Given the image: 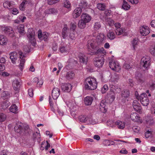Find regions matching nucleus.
Returning a JSON list of instances; mask_svg holds the SVG:
<instances>
[{
	"mask_svg": "<svg viewBox=\"0 0 155 155\" xmlns=\"http://www.w3.org/2000/svg\"><path fill=\"white\" fill-rule=\"evenodd\" d=\"M107 124L108 126L111 127H114L116 125L114 121L112 120H110L108 121L107 122Z\"/></svg>",
	"mask_w": 155,
	"mask_h": 155,
	"instance_id": "nucleus-47",
	"label": "nucleus"
},
{
	"mask_svg": "<svg viewBox=\"0 0 155 155\" xmlns=\"http://www.w3.org/2000/svg\"><path fill=\"white\" fill-rule=\"evenodd\" d=\"M24 25L23 24L20 25L18 26L17 28L18 32L20 34H23L24 31Z\"/></svg>",
	"mask_w": 155,
	"mask_h": 155,
	"instance_id": "nucleus-38",
	"label": "nucleus"
},
{
	"mask_svg": "<svg viewBox=\"0 0 155 155\" xmlns=\"http://www.w3.org/2000/svg\"><path fill=\"white\" fill-rule=\"evenodd\" d=\"M59 50L61 53H64L68 52L69 49L68 48L67 45H61L59 48Z\"/></svg>",
	"mask_w": 155,
	"mask_h": 155,
	"instance_id": "nucleus-26",
	"label": "nucleus"
},
{
	"mask_svg": "<svg viewBox=\"0 0 155 155\" xmlns=\"http://www.w3.org/2000/svg\"><path fill=\"white\" fill-rule=\"evenodd\" d=\"M97 87V82L95 78L91 77L87 78L84 82L85 89L89 90L95 89Z\"/></svg>",
	"mask_w": 155,
	"mask_h": 155,
	"instance_id": "nucleus-2",
	"label": "nucleus"
},
{
	"mask_svg": "<svg viewBox=\"0 0 155 155\" xmlns=\"http://www.w3.org/2000/svg\"><path fill=\"white\" fill-rule=\"evenodd\" d=\"M111 12V11L110 10H106L104 12V16L105 18L109 16L110 15V13Z\"/></svg>",
	"mask_w": 155,
	"mask_h": 155,
	"instance_id": "nucleus-52",
	"label": "nucleus"
},
{
	"mask_svg": "<svg viewBox=\"0 0 155 155\" xmlns=\"http://www.w3.org/2000/svg\"><path fill=\"white\" fill-rule=\"evenodd\" d=\"M91 47L92 48L95 49L97 48L98 45L97 44L96 42H93L90 44Z\"/></svg>",
	"mask_w": 155,
	"mask_h": 155,
	"instance_id": "nucleus-51",
	"label": "nucleus"
},
{
	"mask_svg": "<svg viewBox=\"0 0 155 155\" xmlns=\"http://www.w3.org/2000/svg\"><path fill=\"white\" fill-rule=\"evenodd\" d=\"M104 39V36L103 35H100L97 36L96 43L99 46L101 45Z\"/></svg>",
	"mask_w": 155,
	"mask_h": 155,
	"instance_id": "nucleus-21",
	"label": "nucleus"
},
{
	"mask_svg": "<svg viewBox=\"0 0 155 155\" xmlns=\"http://www.w3.org/2000/svg\"><path fill=\"white\" fill-rule=\"evenodd\" d=\"M145 136H146L147 135H149V136H151V135H153L154 134H153V132L152 131L149 130H148L145 133Z\"/></svg>",
	"mask_w": 155,
	"mask_h": 155,
	"instance_id": "nucleus-60",
	"label": "nucleus"
},
{
	"mask_svg": "<svg viewBox=\"0 0 155 155\" xmlns=\"http://www.w3.org/2000/svg\"><path fill=\"white\" fill-rule=\"evenodd\" d=\"M87 23L80 19L78 23V27L80 29H84L86 27Z\"/></svg>",
	"mask_w": 155,
	"mask_h": 155,
	"instance_id": "nucleus-30",
	"label": "nucleus"
},
{
	"mask_svg": "<svg viewBox=\"0 0 155 155\" xmlns=\"http://www.w3.org/2000/svg\"><path fill=\"white\" fill-rule=\"evenodd\" d=\"M115 124L117 125L119 129H123L125 127V123L124 122H123L120 120H118L115 123Z\"/></svg>",
	"mask_w": 155,
	"mask_h": 155,
	"instance_id": "nucleus-29",
	"label": "nucleus"
},
{
	"mask_svg": "<svg viewBox=\"0 0 155 155\" xmlns=\"http://www.w3.org/2000/svg\"><path fill=\"white\" fill-rule=\"evenodd\" d=\"M14 129L16 132L22 135L29 134L32 132L28 125L22 123L17 124Z\"/></svg>",
	"mask_w": 155,
	"mask_h": 155,
	"instance_id": "nucleus-1",
	"label": "nucleus"
},
{
	"mask_svg": "<svg viewBox=\"0 0 155 155\" xmlns=\"http://www.w3.org/2000/svg\"><path fill=\"white\" fill-rule=\"evenodd\" d=\"M130 94L129 90H124L122 91L121 96L122 97L127 98L130 96Z\"/></svg>",
	"mask_w": 155,
	"mask_h": 155,
	"instance_id": "nucleus-25",
	"label": "nucleus"
},
{
	"mask_svg": "<svg viewBox=\"0 0 155 155\" xmlns=\"http://www.w3.org/2000/svg\"><path fill=\"white\" fill-rule=\"evenodd\" d=\"M2 28L3 31L6 34L11 35V36L13 35L14 31L12 27L7 26L2 27Z\"/></svg>",
	"mask_w": 155,
	"mask_h": 155,
	"instance_id": "nucleus-11",
	"label": "nucleus"
},
{
	"mask_svg": "<svg viewBox=\"0 0 155 155\" xmlns=\"http://www.w3.org/2000/svg\"><path fill=\"white\" fill-rule=\"evenodd\" d=\"M67 28L66 27H64L62 29V37L64 38H65L66 37V33L67 32Z\"/></svg>",
	"mask_w": 155,
	"mask_h": 155,
	"instance_id": "nucleus-46",
	"label": "nucleus"
},
{
	"mask_svg": "<svg viewBox=\"0 0 155 155\" xmlns=\"http://www.w3.org/2000/svg\"><path fill=\"white\" fill-rule=\"evenodd\" d=\"M132 129L136 133H138L140 130L139 127L136 126H133Z\"/></svg>",
	"mask_w": 155,
	"mask_h": 155,
	"instance_id": "nucleus-58",
	"label": "nucleus"
},
{
	"mask_svg": "<svg viewBox=\"0 0 155 155\" xmlns=\"http://www.w3.org/2000/svg\"><path fill=\"white\" fill-rule=\"evenodd\" d=\"M8 39L5 36L2 35H0V45H6Z\"/></svg>",
	"mask_w": 155,
	"mask_h": 155,
	"instance_id": "nucleus-23",
	"label": "nucleus"
},
{
	"mask_svg": "<svg viewBox=\"0 0 155 155\" xmlns=\"http://www.w3.org/2000/svg\"><path fill=\"white\" fill-rule=\"evenodd\" d=\"M10 111L12 113L16 114L18 112L17 107L15 104H13L9 108Z\"/></svg>",
	"mask_w": 155,
	"mask_h": 155,
	"instance_id": "nucleus-34",
	"label": "nucleus"
},
{
	"mask_svg": "<svg viewBox=\"0 0 155 155\" xmlns=\"http://www.w3.org/2000/svg\"><path fill=\"white\" fill-rule=\"evenodd\" d=\"M107 104L105 100H103L101 101L100 103V109L101 112L104 113L106 112L107 109L106 106Z\"/></svg>",
	"mask_w": 155,
	"mask_h": 155,
	"instance_id": "nucleus-10",
	"label": "nucleus"
},
{
	"mask_svg": "<svg viewBox=\"0 0 155 155\" xmlns=\"http://www.w3.org/2000/svg\"><path fill=\"white\" fill-rule=\"evenodd\" d=\"M43 35L44 40H46L48 38V34L46 32H43Z\"/></svg>",
	"mask_w": 155,
	"mask_h": 155,
	"instance_id": "nucleus-63",
	"label": "nucleus"
},
{
	"mask_svg": "<svg viewBox=\"0 0 155 155\" xmlns=\"http://www.w3.org/2000/svg\"><path fill=\"white\" fill-rule=\"evenodd\" d=\"M71 4L70 2L66 0L64 2V6L67 8H69L71 7Z\"/></svg>",
	"mask_w": 155,
	"mask_h": 155,
	"instance_id": "nucleus-48",
	"label": "nucleus"
},
{
	"mask_svg": "<svg viewBox=\"0 0 155 155\" xmlns=\"http://www.w3.org/2000/svg\"><path fill=\"white\" fill-rule=\"evenodd\" d=\"M59 1V0H48V3L49 5H52L57 3Z\"/></svg>",
	"mask_w": 155,
	"mask_h": 155,
	"instance_id": "nucleus-50",
	"label": "nucleus"
},
{
	"mask_svg": "<svg viewBox=\"0 0 155 155\" xmlns=\"http://www.w3.org/2000/svg\"><path fill=\"white\" fill-rule=\"evenodd\" d=\"M28 94L30 97H32L33 96V90L32 88H30L28 90Z\"/></svg>",
	"mask_w": 155,
	"mask_h": 155,
	"instance_id": "nucleus-57",
	"label": "nucleus"
},
{
	"mask_svg": "<svg viewBox=\"0 0 155 155\" xmlns=\"http://www.w3.org/2000/svg\"><path fill=\"white\" fill-rule=\"evenodd\" d=\"M107 37L110 40H113L115 38L116 35L113 31L110 30L107 34Z\"/></svg>",
	"mask_w": 155,
	"mask_h": 155,
	"instance_id": "nucleus-32",
	"label": "nucleus"
},
{
	"mask_svg": "<svg viewBox=\"0 0 155 155\" xmlns=\"http://www.w3.org/2000/svg\"><path fill=\"white\" fill-rule=\"evenodd\" d=\"M150 58L147 56H145L142 57L141 60V65L147 69H148L150 64Z\"/></svg>",
	"mask_w": 155,
	"mask_h": 155,
	"instance_id": "nucleus-5",
	"label": "nucleus"
},
{
	"mask_svg": "<svg viewBox=\"0 0 155 155\" xmlns=\"http://www.w3.org/2000/svg\"><path fill=\"white\" fill-rule=\"evenodd\" d=\"M103 144L105 146H110V141L108 140H105L103 141Z\"/></svg>",
	"mask_w": 155,
	"mask_h": 155,
	"instance_id": "nucleus-62",
	"label": "nucleus"
},
{
	"mask_svg": "<svg viewBox=\"0 0 155 155\" xmlns=\"http://www.w3.org/2000/svg\"><path fill=\"white\" fill-rule=\"evenodd\" d=\"M140 32L143 36H146L150 32V29L147 26L141 27L140 29Z\"/></svg>",
	"mask_w": 155,
	"mask_h": 155,
	"instance_id": "nucleus-12",
	"label": "nucleus"
},
{
	"mask_svg": "<svg viewBox=\"0 0 155 155\" xmlns=\"http://www.w3.org/2000/svg\"><path fill=\"white\" fill-rule=\"evenodd\" d=\"M43 34H42L41 30H39L38 32V37L39 38H41L42 37Z\"/></svg>",
	"mask_w": 155,
	"mask_h": 155,
	"instance_id": "nucleus-64",
	"label": "nucleus"
},
{
	"mask_svg": "<svg viewBox=\"0 0 155 155\" xmlns=\"http://www.w3.org/2000/svg\"><path fill=\"white\" fill-rule=\"evenodd\" d=\"M87 123L90 124H95L97 123V119H94L91 116H89Z\"/></svg>",
	"mask_w": 155,
	"mask_h": 155,
	"instance_id": "nucleus-28",
	"label": "nucleus"
},
{
	"mask_svg": "<svg viewBox=\"0 0 155 155\" xmlns=\"http://www.w3.org/2000/svg\"><path fill=\"white\" fill-rule=\"evenodd\" d=\"M28 32L27 36L29 39V41L33 46H35V45L36 40L34 37V32L32 29H30L28 30Z\"/></svg>",
	"mask_w": 155,
	"mask_h": 155,
	"instance_id": "nucleus-7",
	"label": "nucleus"
},
{
	"mask_svg": "<svg viewBox=\"0 0 155 155\" xmlns=\"http://www.w3.org/2000/svg\"><path fill=\"white\" fill-rule=\"evenodd\" d=\"M101 27L100 23L99 22H97L95 23L94 26V29L95 30L97 31Z\"/></svg>",
	"mask_w": 155,
	"mask_h": 155,
	"instance_id": "nucleus-45",
	"label": "nucleus"
},
{
	"mask_svg": "<svg viewBox=\"0 0 155 155\" xmlns=\"http://www.w3.org/2000/svg\"><path fill=\"white\" fill-rule=\"evenodd\" d=\"M79 8L82 9H85L89 7L88 3L85 0H81L79 4Z\"/></svg>",
	"mask_w": 155,
	"mask_h": 155,
	"instance_id": "nucleus-20",
	"label": "nucleus"
},
{
	"mask_svg": "<svg viewBox=\"0 0 155 155\" xmlns=\"http://www.w3.org/2000/svg\"><path fill=\"white\" fill-rule=\"evenodd\" d=\"M93 101V98L91 97L87 96L85 97L84 100L86 105H90L91 104Z\"/></svg>",
	"mask_w": 155,
	"mask_h": 155,
	"instance_id": "nucleus-24",
	"label": "nucleus"
},
{
	"mask_svg": "<svg viewBox=\"0 0 155 155\" xmlns=\"http://www.w3.org/2000/svg\"><path fill=\"white\" fill-rule=\"evenodd\" d=\"M104 49L103 48L98 49L96 53L98 54L99 53H104Z\"/></svg>",
	"mask_w": 155,
	"mask_h": 155,
	"instance_id": "nucleus-61",
	"label": "nucleus"
},
{
	"mask_svg": "<svg viewBox=\"0 0 155 155\" xmlns=\"http://www.w3.org/2000/svg\"><path fill=\"white\" fill-rule=\"evenodd\" d=\"M104 62V59L98 58H96L94 59V65L98 68L101 67Z\"/></svg>",
	"mask_w": 155,
	"mask_h": 155,
	"instance_id": "nucleus-9",
	"label": "nucleus"
},
{
	"mask_svg": "<svg viewBox=\"0 0 155 155\" xmlns=\"http://www.w3.org/2000/svg\"><path fill=\"white\" fill-rule=\"evenodd\" d=\"M123 67L125 69L127 70L130 69L132 67L130 64L127 63H125Z\"/></svg>",
	"mask_w": 155,
	"mask_h": 155,
	"instance_id": "nucleus-55",
	"label": "nucleus"
},
{
	"mask_svg": "<svg viewBox=\"0 0 155 155\" xmlns=\"http://www.w3.org/2000/svg\"><path fill=\"white\" fill-rule=\"evenodd\" d=\"M25 5H26L25 4L22 2L20 5V9L21 11H24L25 9Z\"/></svg>",
	"mask_w": 155,
	"mask_h": 155,
	"instance_id": "nucleus-54",
	"label": "nucleus"
},
{
	"mask_svg": "<svg viewBox=\"0 0 155 155\" xmlns=\"http://www.w3.org/2000/svg\"><path fill=\"white\" fill-rule=\"evenodd\" d=\"M130 6L125 0L123 1V4L122 5V8L125 10H128L130 8Z\"/></svg>",
	"mask_w": 155,
	"mask_h": 155,
	"instance_id": "nucleus-35",
	"label": "nucleus"
},
{
	"mask_svg": "<svg viewBox=\"0 0 155 155\" xmlns=\"http://www.w3.org/2000/svg\"><path fill=\"white\" fill-rule=\"evenodd\" d=\"M23 2H24L25 5H32V4L31 0H24Z\"/></svg>",
	"mask_w": 155,
	"mask_h": 155,
	"instance_id": "nucleus-56",
	"label": "nucleus"
},
{
	"mask_svg": "<svg viewBox=\"0 0 155 155\" xmlns=\"http://www.w3.org/2000/svg\"><path fill=\"white\" fill-rule=\"evenodd\" d=\"M76 27V23L74 22V23H71L70 24V29H72L73 31H74Z\"/></svg>",
	"mask_w": 155,
	"mask_h": 155,
	"instance_id": "nucleus-53",
	"label": "nucleus"
},
{
	"mask_svg": "<svg viewBox=\"0 0 155 155\" xmlns=\"http://www.w3.org/2000/svg\"><path fill=\"white\" fill-rule=\"evenodd\" d=\"M16 53L14 52H12L10 54V58L13 64L15 63V61L16 60Z\"/></svg>",
	"mask_w": 155,
	"mask_h": 155,
	"instance_id": "nucleus-33",
	"label": "nucleus"
},
{
	"mask_svg": "<svg viewBox=\"0 0 155 155\" xmlns=\"http://www.w3.org/2000/svg\"><path fill=\"white\" fill-rule=\"evenodd\" d=\"M81 19L87 23L89 22L91 19V17L86 13H83L81 17Z\"/></svg>",
	"mask_w": 155,
	"mask_h": 155,
	"instance_id": "nucleus-16",
	"label": "nucleus"
},
{
	"mask_svg": "<svg viewBox=\"0 0 155 155\" xmlns=\"http://www.w3.org/2000/svg\"><path fill=\"white\" fill-rule=\"evenodd\" d=\"M104 39V36L103 35H100L97 36L96 43L99 46L101 45Z\"/></svg>",
	"mask_w": 155,
	"mask_h": 155,
	"instance_id": "nucleus-22",
	"label": "nucleus"
},
{
	"mask_svg": "<svg viewBox=\"0 0 155 155\" xmlns=\"http://www.w3.org/2000/svg\"><path fill=\"white\" fill-rule=\"evenodd\" d=\"M133 106L135 110L138 112H140L141 109V107L140 104L137 101H134L133 102Z\"/></svg>",
	"mask_w": 155,
	"mask_h": 155,
	"instance_id": "nucleus-19",
	"label": "nucleus"
},
{
	"mask_svg": "<svg viewBox=\"0 0 155 155\" xmlns=\"http://www.w3.org/2000/svg\"><path fill=\"white\" fill-rule=\"evenodd\" d=\"M88 117L85 115L80 116L79 117V120L80 122L83 123L87 122Z\"/></svg>",
	"mask_w": 155,
	"mask_h": 155,
	"instance_id": "nucleus-36",
	"label": "nucleus"
},
{
	"mask_svg": "<svg viewBox=\"0 0 155 155\" xmlns=\"http://www.w3.org/2000/svg\"><path fill=\"white\" fill-rule=\"evenodd\" d=\"M61 87L62 90L65 92H69L72 89L71 84L68 83L63 84Z\"/></svg>",
	"mask_w": 155,
	"mask_h": 155,
	"instance_id": "nucleus-18",
	"label": "nucleus"
},
{
	"mask_svg": "<svg viewBox=\"0 0 155 155\" xmlns=\"http://www.w3.org/2000/svg\"><path fill=\"white\" fill-rule=\"evenodd\" d=\"M110 92L108 94V96L110 97L113 100H114L115 98V94L119 93L121 91L120 88L116 86L113 84L110 85Z\"/></svg>",
	"mask_w": 155,
	"mask_h": 155,
	"instance_id": "nucleus-3",
	"label": "nucleus"
},
{
	"mask_svg": "<svg viewBox=\"0 0 155 155\" xmlns=\"http://www.w3.org/2000/svg\"><path fill=\"white\" fill-rule=\"evenodd\" d=\"M150 52L152 55L155 56V45H151L150 46Z\"/></svg>",
	"mask_w": 155,
	"mask_h": 155,
	"instance_id": "nucleus-42",
	"label": "nucleus"
},
{
	"mask_svg": "<svg viewBox=\"0 0 155 155\" xmlns=\"http://www.w3.org/2000/svg\"><path fill=\"white\" fill-rule=\"evenodd\" d=\"M58 12V11L56 9L54 8H50L47 9L45 11V13L47 14H54Z\"/></svg>",
	"mask_w": 155,
	"mask_h": 155,
	"instance_id": "nucleus-31",
	"label": "nucleus"
},
{
	"mask_svg": "<svg viewBox=\"0 0 155 155\" xmlns=\"http://www.w3.org/2000/svg\"><path fill=\"white\" fill-rule=\"evenodd\" d=\"M12 86L14 90L16 92V93L18 92L20 88V84L18 80H14L13 81Z\"/></svg>",
	"mask_w": 155,
	"mask_h": 155,
	"instance_id": "nucleus-14",
	"label": "nucleus"
},
{
	"mask_svg": "<svg viewBox=\"0 0 155 155\" xmlns=\"http://www.w3.org/2000/svg\"><path fill=\"white\" fill-rule=\"evenodd\" d=\"M79 62L81 63L86 64L87 61V58L84 54L81 53L78 55Z\"/></svg>",
	"mask_w": 155,
	"mask_h": 155,
	"instance_id": "nucleus-17",
	"label": "nucleus"
},
{
	"mask_svg": "<svg viewBox=\"0 0 155 155\" xmlns=\"http://www.w3.org/2000/svg\"><path fill=\"white\" fill-rule=\"evenodd\" d=\"M108 89V87L107 85L105 84L101 89V91L102 93L104 94L106 92V91Z\"/></svg>",
	"mask_w": 155,
	"mask_h": 155,
	"instance_id": "nucleus-49",
	"label": "nucleus"
},
{
	"mask_svg": "<svg viewBox=\"0 0 155 155\" xmlns=\"http://www.w3.org/2000/svg\"><path fill=\"white\" fill-rule=\"evenodd\" d=\"M25 62V60L23 58H21V59L20 60V63L19 65V67L21 71L23 70Z\"/></svg>",
	"mask_w": 155,
	"mask_h": 155,
	"instance_id": "nucleus-41",
	"label": "nucleus"
},
{
	"mask_svg": "<svg viewBox=\"0 0 155 155\" xmlns=\"http://www.w3.org/2000/svg\"><path fill=\"white\" fill-rule=\"evenodd\" d=\"M115 32L116 35H120L123 33V31L121 28H120L116 29L115 30Z\"/></svg>",
	"mask_w": 155,
	"mask_h": 155,
	"instance_id": "nucleus-43",
	"label": "nucleus"
},
{
	"mask_svg": "<svg viewBox=\"0 0 155 155\" xmlns=\"http://www.w3.org/2000/svg\"><path fill=\"white\" fill-rule=\"evenodd\" d=\"M136 98L140 100L141 103L143 106H147L149 104V99L146 93H142L140 96L137 95Z\"/></svg>",
	"mask_w": 155,
	"mask_h": 155,
	"instance_id": "nucleus-4",
	"label": "nucleus"
},
{
	"mask_svg": "<svg viewBox=\"0 0 155 155\" xmlns=\"http://www.w3.org/2000/svg\"><path fill=\"white\" fill-rule=\"evenodd\" d=\"M131 119L134 122H137L141 124L143 122V120L140 119V117L139 115L136 112L133 113L130 115Z\"/></svg>",
	"mask_w": 155,
	"mask_h": 155,
	"instance_id": "nucleus-8",
	"label": "nucleus"
},
{
	"mask_svg": "<svg viewBox=\"0 0 155 155\" xmlns=\"http://www.w3.org/2000/svg\"><path fill=\"white\" fill-rule=\"evenodd\" d=\"M82 9L80 8H76L73 11L72 15L73 18H77L80 16L82 12Z\"/></svg>",
	"mask_w": 155,
	"mask_h": 155,
	"instance_id": "nucleus-13",
	"label": "nucleus"
},
{
	"mask_svg": "<svg viewBox=\"0 0 155 155\" xmlns=\"http://www.w3.org/2000/svg\"><path fill=\"white\" fill-rule=\"evenodd\" d=\"M70 38L72 40H74L76 38V35L74 33H71L69 35Z\"/></svg>",
	"mask_w": 155,
	"mask_h": 155,
	"instance_id": "nucleus-59",
	"label": "nucleus"
},
{
	"mask_svg": "<svg viewBox=\"0 0 155 155\" xmlns=\"http://www.w3.org/2000/svg\"><path fill=\"white\" fill-rule=\"evenodd\" d=\"M106 21L107 24L110 26H112L114 23V21L110 18H107Z\"/></svg>",
	"mask_w": 155,
	"mask_h": 155,
	"instance_id": "nucleus-44",
	"label": "nucleus"
},
{
	"mask_svg": "<svg viewBox=\"0 0 155 155\" xmlns=\"http://www.w3.org/2000/svg\"><path fill=\"white\" fill-rule=\"evenodd\" d=\"M75 74L73 72L69 71L67 73L66 77L68 79H72L74 77Z\"/></svg>",
	"mask_w": 155,
	"mask_h": 155,
	"instance_id": "nucleus-37",
	"label": "nucleus"
},
{
	"mask_svg": "<svg viewBox=\"0 0 155 155\" xmlns=\"http://www.w3.org/2000/svg\"><path fill=\"white\" fill-rule=\"evenodd\" d=\"M60 93V89L58 88H54L52 92V96L55 100L57 99L59 97Z\"/></svg>",
	"mask_w": 155,
	"mask_h": 155,
	"instance_id": "nucleus-15",
	"label": "nucleus"
},
{
	"mask_svg": "<svg viewBox=\"0 0 155 155\" xmlns=\"http://www.w3.org/2000/svg\"><path fill=\"white\" fill-rule=\"evenodd\" d=\"M13 5V2L12 1H6L3 3V7L6 8L10 9Z\"/></svg>",
	"mask_w": 155,
	"mask_h": 155,
	"instance_id": "nucleus-27",
	"label": "nucleus"
},
{
	"mask_svg": "<svg viewBox=\"0 0 155 155\" xmlns=\"http://www.w3.org/2000/svg\"><path fill=\"white\" fill-rule=\"evenodd\" d=\"M97 8L99 10L104 11L105 9L106 6L104 4L98 3L97 5Z\"/></svg>",
	"mask_w": 155,
	"mask_h": 155,
	"instance_id": "nucleus-39",
	"label": "nucleus"
},
{
	"mask_svg": "<svg viewBox=\"0 0 155 155\" xmlns=\"http://www.w3.org/2000/svg\"><path fill=\"white\" fill-rule=\"evenodd\" d=\"M109 67L112 70L118 72L121 69V67L117 62H116L114 61H111L109 62Z\"/></svg>",
	"mask_w": 155,
	"mask_h": 155,
	"instance_id": "nucleus-6",
	"label": "nucleus"
},
{
	"mask_svg": "<svg viewBox=\"0 0 155 155\" xmlns=\"http://www.w3.org/2000/svg\"><path fill=\"white\" fill-rule=\"evenodd\" d=\"M7 118L6 115L4 113H0V122L4 121Z\"/></svg>",
	"mask_w": 155,
	"mask_h": 155,
	"instance_id": "nucleus-40",
	"label": "nucleus"
}]
</instances>
